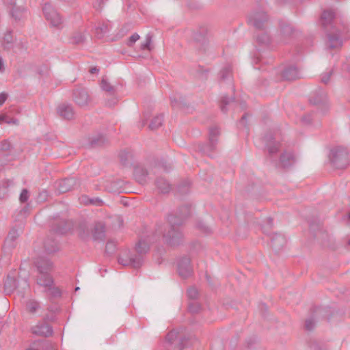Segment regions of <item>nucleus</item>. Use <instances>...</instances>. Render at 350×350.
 <instances>
[{"label":"nucleus","instance_id":"1","mask_svg":"<svg viewBox=\"0 0 350 350\" xmlns=\"http://www.w3.org/2000/svg\"><path fill=\"white\" fill-rule=\"evenodd\" d=\"M168 221L169 224L165 226H158L154 236L141 238L135 245L137 254L129 256L121 255L118 258L119 263L123 266L139 268L144 262V255L149 251L150 242L156 241L157 237L159 238L161 236L170 246L180 244L183 241V234L181 230L183 221L173 215L168 217Z\"/></svg>","mask_w":350,"mask_h":350},{"label":"nucleus","instance_id":"2","mask_svg":"<svg viewBox=\"0 0 350 350\" xmlns=\"http://www.w3.org/2000/svg\"><path fill=\"white\" fill-rule=\"evenodd\" d=\"M36 266L38 272L36 276L37 284L43 287V291L48 297L51 298L60 297L61 291L54 286L53 278L50 274L53 268L52 262L46 258H40L36 260Z\"/></svg>","mask_w":350,"mask_h":350},{"label":"nucleus","instance_id":"3","mask_svg":"<svg viewBox=\"0 0 350 350\" xmlns=\"http://www.w3.org/2000/svg\"><path fill=\"white\" fill-rule=\"evenodd\" d=\"M334 18V13L331 10L324 11L321 17V25L327 31V46L332 49L339 48L342 45L340 33L334 30L332 25Z\"/></svg>","mask_w":350,"mask_h":350},{"label":"nucleus","instance_id":"4","mask_svg":"<svg viewBox=\"0 0 350 350\" xmlns=\"http://www.w3.org/2000/svg\"><path fill=\"white\" fill-rule=\"evenodd\" d=\"M329 159L336 168H345L350 164V154L344 147H336L331 150Z\"/></svg>","mask_w":350,"mask_h":350},{"label":"nucleus","instance_id":"5","mask_svg":"<svg viewBox=\"0 0 350 350\" xmlns=\"http://www.w3.org/2000/svg\"><path fill=\"white\" fill-rule=\"evenodd\" d=\"M185 338L178 330L170 332L165 338L166 350H182L187 345L185 344Z\"/></svg>","mask_w":350,"mask_h":350},{"label":"nucleus","instance_id":"6","mask_svg":"<svg viewBox=\"0 0 350 350\" xmlns=\"http://www.w3.org/2000/svg\"><path fill=\"white\" fill-rule=\"evenodd\" d=\"M269 16L261 8H256L248 16V23L257 29H264L268 23Z\"/></svg>","mask_w":350,"mask_h":350},{"label":"nucleus","instance_id":"7","mask_svg":"<svg viewBox=\"0 0 350 350\" xmlns=\"http://www.w3.org/2000/svg\"><path fill=\"white\" fill-rule=\"evenodd\" d=\"M42 10L46 20L52 27L57 28L62 27L63 19L50 3H45Z\"/></svg>","mask_w":350,"mask_h":350},{"label":"nucleus","instance_id":"8","mask_svg":"<svg viewBox=\"0 0 350 350\" xmlns=\"http://www.w3.org/2000/svg\"><path fill=\"white\" fill-rule=\"evenodd\" d=\"M72 98L74 102L81 107L88 106L91 102V98L88 92L82 88L73 90Z\"/></svg>","mask_w":350,"mask_h":350},{"label":"nucleus","instance_id":"9","mask_svg":"<svg viewBox=\"0 0 350 350\" xmlns=\"http://www.w3.org/2000/svg\"><path fill=\"white\" fill-rule=\"evenodd\" d=\"M177 270L179 275L183 278L191 276L193 273L191 259L187 256L180 258L177 262Z\"/></svg>","mask_w":350,"mask_h":350},{"label":"nucleus","instance_id":"10","mask_svg":"<svg viewBox=\"0 0 350 350\" xmlns=\"http://www.w3.org/2000/svg\"><path fill=\"white\" fill-rule=\"evenodd\" d=\"M219 130L217 127H212L209 130L208 144L201 148V150L205 154H210L217 146V138L219 135Z\"/></svg>","mask_w":350,"mask_h":350},{"label":"nucleus","instance_id":"11","mask_svg":"<svg viewBox=\"0 0 350 350\" xmlns=\"http://www.w3.org/2000/svg\"><path fill=\"white\" fill-rule=\"evenodd\" d=\"M263 141L265 143V146L267 150L269 156L271 158L274 157L276 153L280 149V142L277 141L271 134H267L263 137Z\"/></svg>","mask_w":350,"mask_h":350},{"label":"nucleus","instance_id":"12","mask_svg":"<svg viewBox=\"0 0 350 350\" xmlns=\"http://www.w3.org/2000/svg\"><path fill=\"white\" fill-rule=\"evenodd\" d=\"M31 333L36 336L49 337L53 334L52 327L46 322H40L31 328Z\"/></svg>","mask_w":350,"mask_h":350},{"label":"nucleus","instance_id":"13","mask_svg":"<svg viewBox=\"0 0 350 350\" xmlns=\"http://www.w3.org/2000/svg\"><path fill=\"white\" fill-rule=\"evenodd\" d=\"M77 185L75 178H68L59 180L57 185V189L59 193H66L74 189Z\"/></svg>","mask_w":350,"mask_h":350},{"label":"nucleus","instance_id":"14","mask_svg":"<svg viewBox=\"0 0 350 350\" xmlns=\"http://www.w3.org/2000/svg\"><path fill=\"white\" fill-rule=\"evenodd\" d=\"M301 77L298 68L295 66L285 68L282 72V78L287 81H293Z\"/></svg>","mask_w":350,"mask_h":350},{"label":"nucleus","instance_id":"15","mask_svg":"<svg viewBox=\"0 0 350 350\" xmlns=\"http://www.w3.org/2000/svg\"><path fill=\"white\" fill-rule=\"evenodd\" d=\"M57 112L60 117L66 120H72L75 117V111L71 105H59L57 109Z\"/></svg>","mask_w":350,"mask_h":350},{"label":"nucleus","instance_id":"16","mask_svg":"<svg viewBox=\"0 0 350 350\" xmlns=\"http://www.w3.org/2000/svg\"><path fill=\"white\" fill-rule=\"evenodd\" d=\"M286 239L285 237L280 234H274L271 237V246L275 252L280 251L286 245Z\"/></svg>","mask_w":350,"mask_h":350},{"label":"nucleus","instance_id":"17","mask_svg":"<svg viewBox=\"0 0 350 350\" xmlns=\"http://www.w3.org/2000/svg\"><path fill=\"white\" fill-rule=\"evenodd\" d=\"M92 237L94 240H103L105 236V225L102 221H97L92 229Z\"/></svg>","mask_w":350,"mask_h":350},{"label":"nucleus","instance_id":"18","mask_svg":"<svg viewBox=\"0 0 350 350\" xmlns=\"http://www.w3.org/2000/svg\"><path fill=\"white\" fill-rule=\"evenodd\" d=\"M133 173L136 180L139 184L144 185L147 182L148 173L144 167L141 165L136 166Z\"/></svg>","mask_w":350,"mask_h":350},{"label":"nucleus","instance_id":"19","mask_svg":"<svg viewBox=\"0 0 350 350\" xmlns=\"http://www.w3.org/2000/svg\"><path fill=\"white\" fill-rule=\"evenodd\" d=\"M310 102L315 105H324L327 102V94L323 90H320L310 97Z\"/></svg>","mask_w":350,"mask_h":350},{"label":"nucleus","instance_id":"20","mask_svg":"<svg viewBox=\"0 0 350 350\" xmlns=\"http://www.w3.org/2000/svg\"><path fill=\"white\" fill-rule=\"evenodd\" d=\"M41 308L40 302L34 299H29L25 303V310L31 314H37Z\"/></svg>","mask_w":350,"mask_h":350},{"label":"nucleus","instance_id":"21","mask_svg":"<svg viewBox=\"0 0 350 350\" xmlns=\"http://www.w3.org/2000/svg\"><path fill=\"white\" fill-rule=\"evenodd\" d=\"M86 39V31L79 30L73 32L70 38V42L73 44H83Z\"/></svg>","mask_w":350,"mask_h":350},{"label":"nucleus","instance_id":"22","mask_svg":"<svg viewBox=\"0 0 350 350\" xmlns=\"http://www.w3.org/2000/svg\"><path fill=\"white\" fill-rule=\"evenodd\" d=\"M280 164L282 167H288L295 162V157L292 152H283L280 157Z\"/></svg>","mask_w":350,"mask_h":350},{"label":"nucleus","instance_id":"23","mask_svg":"<svg viewBox=\"0 0 350 350\" xmlns=\"http://www.w3.org/2000/svg\"><path fill=\"white\" fill-rule=\"evenodd\" d=\"M16 288V280L14 277L8 275L4 282V292L6 294L12 293Z\"/></svg>","mask_w":350,"mask_h":350},{"label":"nucleus","instance_id":"24","mask_svg":"<svg viewBox=\"0 0 350 350\" xmlns=\"http://www.w3.org/2000/svg\"><path fill=\"white\" fill-rule=\"evenodd\" d=\"M111 29L109 22H103L95 28V33L98 38H102Z\"/></svg>","mask_w":350,"mask_h":350},{"label":"nucleus","instance_id":"25","mask_svg":"<svg viewBox=\"0 0 350 350\" xmlns=\"http://www.w3.org/2000/svg\"><path fill=\"white\" fill-rule=\"evenodd\" d=\"M79 236L82 239H87L90 236V229L87 223H81L77 228Z\"/></svg>","mask_w":350,"mask_h":350},{"label":"nucleus","instance_id":"26","mask_svg":"<svg viewBox=\"0 0 350 350\" xmlns=\"http://www.w3.org/2000/svg\"><path fill=\"white\" fill-rule=\"evenodd\" d=\"M156 185L159 190L163 193H168L171 189V185L166 180L162 178L157 180Z\"/></svg>","mask_w":350,"mask_h":350},{"label":"nucleus","instance_id":"27","mask_svg":"<svg viewBox=\"0 0 350 350\" xmlns=\"http://www.w3.org/2000/svg\"><path fill=\"white\" fill-rule=\"evenodd\" d=\"M100 88L103 91L107 92L111 96H113L116 93L115 88L105 79H102L100 82Z\"/></svg>","mask_w":350,"mask_h":350},{"label":"nucleus","instance_id":"28","mask_svg":"<svg viewBox=\"0 0 350 350\" xmlns=\"http://www.w3.org/2000/svg\"><path fill=\"white\" fill-rule=\"evenodd\" d=\"M163 121V116L162 115H159L154 117L149 124V129L151 130L157 129L162 125Z\"/></svg>","mask_w":350,"mask_h":350},{"label":"nucleus","instance_id":"29","mask_svg":"<svg viewBox=\"0 0 350 350\" xmlns=\"http://www.w3.org/2000/svg\"><path fill=\"white\" fill-rule=\"evenodd\" d=\"M44 246L48 253L55 252L58 250L57 244L54 240L45 241Z\"/></svg>","mask_w":350,"mask_h":350},{"label":"nucleus","instance_id":"30","mask_svg":"<svg viewBox=\"0 0 350 350\" xmlns=\"http://www.w3.org/2000/svg\"><path fill=\"white\" fill-rule=\"evenodd\" d=\"M256 41L262 45H267L270 42V38L266 32H262L256 36Z\"/></svg>","mask_w":350,"mask_h":350},{"label":"nucleus","instance_id":"31","mask_svg":"<svg viewBox=\"0 0 350 350\" xmlns=\"http://www.w3.org/2000/svg\"><path fill=\"white\" fill-rule=\"evenodd\" d=\"M232 75V67L230 65L225 66L219 73L220 79L222 80L230 79Z\"/></svg>","mask_w":350,"mask_h":350},{"label":"nucleus","instance_id":"32","mask_svg":"<svg viewBox=\"0 0 350 350\" xmlns=\"http://www.w3.org/2000/svg\"><path fill=\"white\" fill-rule=\"evenodd\" d=\"M233 99L227 96L222 97L220 102V108L221 110L226 113L228 111L227 106L229 105L231 102H232Z\"/></svg>","mask_w":350,"mask_h":350},{"label":"nucleus","instance_id":"33","mask_svg":"<svg viewBox=\"0 0 350 350\" xmlns=\"http://www.w3.org/2000/svg\"><path fill=\"white\" fill-rule=\"evenodd\" d=\"M105 139L103 135H99L96 137H93L90 140V144L92 147L102 146L104 144Z\"/></svg>","mask_w":350,"mask_h":350},{"label":"nucleus","instance_id":"34","mask_svg":"<svg viewBox=\"0 0 350 350\" xmlns=\"http://www.w3.org/2000/svg\"><path fill=\"white\" fill-rule=\"evenodd\" d=\"M152 42V36L150 34H147L146 36V41L144 43L141 44V49L145 50H150V44Z\"/></svg>","mask_w":350,"mask_h":350},{"label":"nucleus","instance_id":"35","mask_svg":"<svg viewBox=\"0 0 350 350\" xmlns=\"http://www.w3.org/2000/svg\"><path fill=\"white\" fill-rule=\"evenodd\" d=\"M139 36L135 33L132 36H131L129 40L126 42V44L128 46L131 47L134 45V44L139 39Z\"/></svg>","mask_w":350,"mask_h":350},{"label":"nucleus","instance_id":"36","mask_svg":"<svg viewBox=\"0 0 350 350\" xmlns=\"http://www.w3.org/2000/svg\"><path fill=\"white\" fill-rule=\"evenodd\" d=\"M23 10L24 9H21L20 8H14L12 10V15L16 20H20Z\"/></svg>","mask_w":350,"mask_h":350},{"label":"nucleus","instance_id":"37","mask_svg":"<svg viewBox=\"0 0 350 350\" xmlns=\"http://www.w3.org/2000/svg\"><path fill=\"white\" fill-rule=\"evenodd\" d=\"M3 40L5 43V47L10 48L13 42V38L11 33H9L5 34L3 38Z\"/></svg>","mask_w":350,"mask_h":350},{"label":"nucleus","instance_id":"38","mask_svg":"<svg viewBox=\"0 0 350 350\" xmlns=\"http://www.w3.org/2000/svg\"><path fill=\"white\" fill-rule=\"evenodd\" d=\"M187 295L188 297L191 299H197L198 297V290L194 288V287H192V288H190L188 289L187 291Z\"/></svg>","mask_w":350,"mask_h":350},{"label":"nucleus","instance_id":"39","mask_svg":"<svg viewBox=\"0 0 350 350\" xmlns=\"http://www.w3.org/2000/svg\"><path fill=\"white\" fill-rule=\"evenodd\" d=\"M281 31L284 36H290L293 33V27L289 25L281 26Z\"/></svg>","mask_w":350,"mask_h":350},{"label":"nucleus","instance_id":"40","mask_svg":"<svg viewBox=\"0 0 350 350\" xmlns=\"http://www.w3.org/2000/svg\"><path fill=\"white\" fill-rule=\"evenodd\" d=\"M0 121L5 122L8 124H18V120L15 118H10L8 119L7 116L5 115L0 116Z\"/></svg>","mask_w":350,"mask_h":350},{"label":"nucleus","instance_id":"41","mask_svg":"<svg viewBox=\"0 0 350 350\" xmlns=\"http://www.w3.org/2000/svg\"><path fill=\"white\" fill-rule=\"evenodd\" d=\"M315 325V321L312 317L306 319L305 323V328L307 330H312Z\"/></svg>","mask_w":350,"mask_h":350},{"label":"nucleus","instance_id":"42","mask_svg":"<svg viewBox=\"0 0 350 350\" xmlns=\"http://www.w3.org/2000/svg\"><path fill=\"white\" fill-rule=\"evenodd\" d=\"M28 198H29V192H28L27 189H23L20 194V197H19L20 201L21 202L24 203L27 201Z\"/></svg>","mask_w":350,"mask_h":350},{"label":"nucleus","instance_id":"43","mask_svg":"<svg viewBox=\"0 0 350 350\" xmlns=\"http://www.w3.org/2000/svg\"><path fill=\"white\" fill-rule=\"evenodd\" d=\"M18 237V233L16 230H12L7 237L8 241H14Z\"/></svg>","mask_w":350,"mask_h":350},{"label":"nucleus","instance_id":"44","mask_svg":"<svg viewBox=\"0 0 350 350\" xmlns=\"http://www.w3.org/2000/svg\"><path fill=\"white\" fill-rule=\"evenodd\" d=\"M200 306L197 303H192V304H190L189 306V310L191 313H196L200 310Z\"/></svg>","mask_w":350,"mask_h":350},{"label":"nucleus","instance_id":"45","mask_svg":"<svg viewBox=\"0 0 350 350\" xmlns=\"http://www.w3.org/2000/svg\"><path fill=\"white\" fill-rule=\"evenodd\" d=\"M332 75V70H329V72H325L323 74L321 77V81L323 83H327L329 81L330 77Z\"/></svg>","mask_w":350,"mask_h":350},{"label":"nucleus","instance_id":"46","mask_svg":"<svg viewBox=\"0 0 350 350\" xmlns=\"http://www.w3.org/2000/svg\"><path fill=\"white\" fill-rule=\"evenodd\" d=\"M312 114L311 113L305 115L304 116L302 117L301 122L305 124H310L312 120Z\"/></svg>","mask_w":350,"mask_h":350},{"label":"nucleus","instance_id":"47","mask_svg":"<svg viewBox=\"0 0 350 350\" xmlns=\"http://www.w3.org/2000/svg\"><path fill=\"white\" fill-rule=\"evenodd\" d=\"M105 1L106 0H96L94 3V7L98 10H101Z\"/></svg>","mask_w":350,"mask_h":350},{"label":"nucleus","instance_id":"48","mask_svg":"<svg viewBox=\"0 0 350 350\" xmlns=\"http://www.w3.org/2000/svg\"><path fill=\"white\" fill-rule=\"evenodd\" d=\"M53 230L59 234H64L68 230V228L66 227H57L55 228H53Z\"/></svg>","mask_w":350,"mask_h":350},{"label":"nucleus","instance_id":"49","mask_svg":"<svg viewBox=\"0 0 350 350\" xmlns=\"http://www.w3.org/2000/svg\"><path fill=\"white\" fill-rule=\"evenodd\" d=\"M8 94L5 92L0 94V105H2L7 100Z\"/></svg>","mask_w":350,"mask_h":350},{"label":"nucleus","instance_id":"50","mask_svg":"<svg viewBox=\"0 0 350 350\" xmlns=\"http://www.w3.org/2000/svg\"><path fill=\"white\" fill-rule=\"evenodd\" d=\"M39 343L32 344L27 350H42Z\"/></svg>","mask_w":350,"mask_h":350},{"label":"nucleus","instance_id":"51","mask_svg":"<svg viewBox=\"0 0 350 350\" xmlns=\"http://www.w3.org/2000/svg\"><path fill=\"white\" fill-rule=\"evenodd\" d=\"M198 228L206 233L209 232V228L203 224H199Z\"/></svg>","mask_w":350,"mask_h":350},{"label":"nucleus","instance_id":"52","mask_svg":"<svg viewBox=\"0 0 350 350\" xmlns=\"http://www.w3.org/2000/svg\"><path fill=\"white\" fill-rule=\"evenodd\" d=\"M183 209H184L185 213H183V212L181 211V213H180V214H181V217H187V216L189 215V207L188 206H184V207L183 208Z\"/></svg>","mask_w":350,"mask_h":350},{"label":"nucleus","instance_id":"53","mask_svg":"<svg viewBox=\"0 0 350 350\" xmlns=\"http://www.w3.org/2000/svg\"><path fill=\"white\" fill-rule=\"evenodd\" d=\"M114 247L115 246L112 242H107L106 245V250L107 251L111 250L112 252L114 249Z\"/></svg>","mask_w":350,"mask_h":350},{"label":"nucleus","instance_id":"54","mask_svg":"<svg viewBox=\"0 0 350 350\" xmlns=\"http://www.w3.org/2000/svg\"><path fill=\"white\" fill-rule=\"evenodd\" d=\"M246 118H247V113H245V114L242 116V118H241V120H240V122H239V124H240L241 126H246V124H245Z\"/></svg>","mask_w":350,"mask_h":350},{"label":"nucleus","instance_id":"55","mask_svg":"<svg viewBox=\"0 0 350 350\" xmlns=\"http://www.w3.org/2000/svg\"><path fill=\"white\" fill-rule=\"evenodd\" d=\"M10 143L8 142L7 141H4L2 142V147H1V149L2 150H8L10 148Z\"/></svg>","mask_w":350,"mask_h":350},{"label":"nucleus","instance_id":"56","mask_svg":"<svg viewBox=\"0 0 350 350\" xmlns=\"http://www.w3.org/2000/svg\"><path fill=\"white\" fill-rule=\"evenodd\" d=\"M90 204H98V205H100L101 204L102 202L100 200L98 199V198H96V199H91L90 200Z\"/></svg>","mask_w":350,"mask_h":350},{"label":"nucleus","instance_id":"57","mask_svg":"<svg viewBox=\"0 0 350 350\" xmlns=\"http://www.w3.org/2000/svg\"><path fill=\"white\" fill-rule=\"evenodd\" d=\"M3 187L5 188L8 187L9 186H11L13 185L12 180H8L2 183Z\"/></svg>","mask_w":350,"mask_h":350},{"label":"nucleus","instance_id":"58","mask_svg":"<svg viewBox=\"0 0 350 350\" xmlns=\"http://www.w3.org/2000/svg\"><path fill=\"white\" fill-rule=\"evenodd\" d=\"M116 103H117V98L116 97H114L112 98L111 101H109V100L107 101V105L111 107L112 105H114Z\"/></svg>","mask_w":350,"mask_h":350},{"label":"nucleus","instance_id":"59","mask_svg":"<svg viewBox=\"0 0 350 350\" xmlns=\"http://www.w3.org/2000/svg\"><path fill=\"white\" fill-rule=\"evenodd\" d=\"M4 3L8 5H14L16 3V0H3Z\"/></svg>","mask_w":350,"mask_h":350},{"label":"nucleus","instance_id":"60","mask_svg":"<svg viewBox=\"0 0 350 350\" xmlns=\"http://www.w3.org/2000/svg\"><path fill=\"white\" fill-rule=\"evenodd\" d=\"M98 72V69L96 66L91 68L90 70V72L91 74H95V73H97Z\"/></svg>","mask_w":350,"mask_h":350},{"label":"nucleus","instance_id":"61","mask_svg":"<svg viewBox=\"0 0 350 350\" xmlns=\"http://www.w3.org/2000/svg\"><path fill=\"white\" fill-rule=\"evenodd\" d=\"M171 104L173 107H176L178 105V101L175 98H171Z\"/></svg>","mask_w":350,"mask_h":350},{"label":"nucleus","instance_id":"62","mask_svg":"<svg viewBox=\"0 0 350 350\" xmlns=\"http://www.w3.org/2000/svg\"><path fill=\"white\" fill-rule=\"evenodd\" d=\"M179 190H180V192H183V193L187 191V189H186V188L185 189L184 187H179Z\"/></svg>","mask_w":350,"mask_h":350},{"label":"nucleus","instance_id":"63","mask_svg":"<svg viewBox=\"0 0 350 350\" xmlns=\"http://www.w3.org/2000/svg\"><path fill=\"white\" fill-rule=\"evenodd\" d=\"M262 60L260 59L258 57H256L254 59L255 64H258V62H261Z\"/></svg>","mask_w":350,"mask_h":350},{"label":"nucleus","instance_id":"64","mask_svg":"<svg viewBox=\"0 0 350 350\" xmlns=\"http://www.w3.org/2000/svg\"><path fill=\"white\" fill-rule=\"evenodd\" d=\"M3 66V59H2V58L0 57V71H1V70H2Z\"/></svg>","mask_w":350,"mask_h":350}]
</instances>
